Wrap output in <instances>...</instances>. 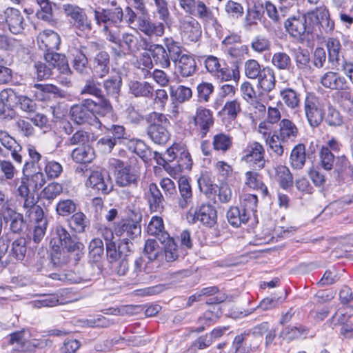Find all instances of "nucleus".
<instances>
[{
  "label": "nucleus",
  "mask_w": 353,
  "mask_h": 353,
  "mask_svg": "<svg viewBox=\"0 0 353 353\" xmlns=\"http://www.w3.org/2000/svg\"><path fill=\"white\" fill-rule=\"evenodd\" d=\"M107 39L117 46L118 49H114V52L116 56L119 57L126 54H135L141 49L146 48L145 39L129 32H124L121 36L120 28L111 30Z\"/></svg>",
  "instance_id": "f257e3e1"
},
{
  "label": "nucleus",
  "mask_w": 353,
  "mask_h": 353,
  "mask_svg": "<svg viewBox=\"0 0 353 353\" xmlns=\"http://www.w3.org/2000/svg\"><path fill=\"white\" fill-rule=\"evenodd\" d=\"M150 125L148 127V134L155 143L163 145L170 139L168 126L170 122L165 115L161 113L152 112L150 114Z\"/></svg>",
  "instance_id": "f03ea898"
},
{
  "label": "nucleus",
  "mask_w": 353,
  "mask_h": 353,
  "mask_svg": "<svg viewBox=\"0 0 353 353\" xmlns=\"http://www.w3.org/2000/svg\"><path fill=\"white\" fill-rule=\"evenodd\" d=\"M94 14L97 25L103 28L107 37L110 36L111 30L119 28L117 24L121 23L123 18V11L121 7L95 10Z\"/></svg>",
  "instance_id": "7ed1b4c3"
},
{
  "label": "nucleus",
  "mask_w": 353,
  "mask_h": 353,
  "mask_svg": "<svg viewBox=\"0 0 353 353\" xmlns=\"http://www.w3.org/2000/svg\"><path fill=\"white\" fill-rule=\"evenodd\" d=\"M53 237L50 241L53 248L59 250L61 247L68 252H74L83 248L76 236H72L62 225H57L54 228Z\"/></svg>",
  "instance_id": "20e7f679"
},
{
  "label": "nucleus",
  "mask_w": 353,
  "mask_h": 353,
  "mask_svg": "<svg viewBox=\"0 0 353 353\" xmlns=\"http://www.w3.org/2000/svg\"><path fill=\"white\" fill-rule=\"evenodd\" d=\"M304 112L310 125L316 128L324 119V107L319 98L312 94H307L304 100Z\"/></svg>",
  "instance_id": "39448f33"
},
{
  "label": "nucleus",
  "mask_w": 353,
  "mask_h": 353,
  "mask_svg": "<svg viewBox=\"0 0 353 353\" xmlns=\"http://www.w3.org/2000/svg\"><path fill=\"white\" fill-rule=\"evenodd\" d=\"M0 26H6L11 33L18 34L23 32L26 23L19 10L8 7L0 12Z\"/></svg>",
  "instance_id": "423d86ee"
},
{
  "label": "nucleus",
  "mask_w": 353,
  "mask_h": 353,
  "mask_svg": "<svg viewBox=\"0 0 353 353\" xmlns=\"http://www.w3.org/2000/svg\"><path fill=\"white\" fill-rule=\"evenodd\" d=\"M111 165L117 169L116 183L120 187L137 185L139 179L138 171L131 166H124L122 161L113 159Z\"/></svg>",
  "instance_id": "0eeeda50"
},
{
  "label": "nucleus",
  "mask_w": 353,
  "mask_h": 353,
  "mask_svg": "<svg viewBox=\"0 0 353 353\" xmlns=\"http://www.w3.org/2000/svg\"><path fill=\"white\" fill-rule=\"evenodd\" d=\"M284 26L290 37L299 41H303L306 35L312 33L310 27L307 25L305 14L289 17L284 22Z\"/></svg>",
  "instance_id": "6e6552de"
},
{
  "label": "nucleus",
  "mask_w": 353,
  "mask_h": 353,
  "mask_svg": "<svg viewBox=\"0 0 353 353\" xmlns=\"http://www.w3.org/2000/svg\"><path fill=\"white\" fill-rule=\"evenodd\" d=\"M243 153L242 161L249 164L252 169L260 170L264 168L265 150L261 144L258 142L250 143Z\"/></svg>",
  "instance_id": "1a4fd4ad"
},
{
  "label": "nucleus",
  "mask_w": 353,
  "mask_h": 353,
  "mask_svg": "<svg viewBox=\"0 0 353 353\" xmlns=\"http://www.w3.org/2000/svg\"><path fill=\"white\" fill-rule=\"evenodd\" d=\"M63 10L66 14L70 17L74 21V28L83 32L88 33L92 30V23L83 9L79 6L65 4L63 5Z\"/></svg>",
  "instance_id": "9d476101"
},
{
  "label": "nucleus",
  "mask_w": 353,
  "mask_h": 353,
  "mask_svg": "<svg viewBox=\"0 0 353 353\" xmlns=\"http://www.w3.org/2000/svg\"><path fill=\"white\" fill-rule=\"evenodd\" d=\"M154 269L152 261L138 257L134 261L132 269L130 272V279L139 283H148L152 278L150 274Z\"/></svg>",
  "instance_id": "9b49d317"
},
{
  "label": "nucleus",
  "mask_w": 353,
  "mask_h": 353,
  "mask_svg": "<svg viewBox=\"0 0 353 353\" xmlns=\"http://www.w3.org/2000/svg\"><path fill=\"white\" fill-rule=\"evenodd\" d=\"M94 106L92 99H84L81 103L74 105L70 109L72 120L79 125L89 123L94 117Z\"/></svg>",
  "instance_id": "f8f14e48"
},
{
  "label": "nucleus",
  "mask_w": 353,
  "mask_h": 353,
  "mask_svg": "<svg viewBox=\"0 0 353 353\" xmlns=\"http://www.w3.org/2000/svg\"><path fill=\"white\" fill-rule=\"evenodd\" d=\"M141 215L135 220L131 219L122 220L115 228L116 235L130 240L139 238L141 234Z\"/></svg>",
  "instance_id": "ddd939ff"
},
{
  "label": "nucleus",
  "mask_w": 353,
  "mask_h": 353,
  "mask_svg": "<svg viewBox=\"0 0 353 353\" xmlns=\"http://www.w3.org/2000/svg\"><path fill=\"white\" fill-rule=\"evenodd\" d=\"M110 68V55L105 51L99 52L90 59V69L94 78L102 79L108 74Z\"/></svg>",
  "instance_id": "4468645a"
},
{
  "label": "nucleus",
  "mask_w": 353,
  "mask_h": 353,
  "mask_svg": "<svg viewBox=\"0 0 353 353\" xmlns=\"http://www.w3.org/2000/svg\"><path fill=\"white\" fill-rule=\"evenodd\" d=\"M321 84L327 89L337 91H345L350 89L347 79L339 73L327 71L320 78Z\"/></svg>",
  "instance_id": "2eb2a0df"
},
{
  "label": "nucleus",
  "mask_w": 353,
  "mask_h": 353,
  "mask_svg": "<svg viewBox=\"0 0 353 353\" xmlns=\"http://www.w3.org/2000/svg\"><path fill=\"white\" fill-rule=\"evenodd\" d=\"M136 26L137 30L149 37H161L165 32V23L163 22H152L150 18L145 15L137 18Z\"/></svg>",
  "instance_id": "dca6fc26"
},
{
  "label": "nucleus",
  "mask_w": 353,
  "mask_h": 353,
  "mask_svg": "<svg viewBox=\"0 0 353 353\" xmlns=\"http://www.w3.org/2000/svg\"><path fill=\"white\" fill-rule=\"evenodd\" d=\"M274 133L280 138L283 144L289 145L297 138L299 129L291 120L283 119L279 123V129Z\"/></svg>",
  "instance_id": "f3484780"
},
{
  "label": "nucleus",
  "mask_w": 353,
  "mask_h": 353,
  "mask_svg": "<svg viewBox=\"0 0 353 353\" xmlns=\"http://www.w3.org/2000/svg\"><path fill=\"white\" fill-rule=\"evenodd\" d=\"M46 61L51 68H57L60 74L70 76L72 73L65 55L52 51L46 52L44 55Z\"/></svg>",
  "instance_id": "a211bd4d"
},
{
  "label": "nucleus",
  "mask_w": 353,
  "mask_h": 353,
  "mask_svg": "<svg viewBox=\"0 0 353 353\" xmlns=\"http://www.w3.org/2000/svg\"><path fill=\"white\" fill-rule=\"evenodd\" d=\"M1 97L3 99H6V102L10 101H16L20 109L26 112H33L36 108V103L30 98L23 96L17 95L12 90H4L1 92Z\"/></svg>",
  "instance_id": "6ab92c4d"
},
{
  "label": "nucleus",
  "mask_w": 353,
  "mask_h": 353,
  "mask_svg": "<svg viewBox=\"0 0 353 353\" xmlns=\"http://www.w3.org/2000/svg\"><path fill=\"white\" fill-rule=\"evenodd\" d=\"M85 48L81 46L79 48H72L70 54L72 57V67L74 70L81 75L88 74L90 65L85 54Z\"/></svg>",
  "instance_id": "aec40b11"
},
{
  "label": "nucleus",
  "mask_w": 353,
  "mask_h": 353,
  "mask_svg": "<svg viewBox=\"0 0 353 353\" xmlns=\"http://www.w3.org/2000/svg\"><path fill=\"white\" fill-rule=\"evenodd\" d=\"M0 142L3 147L11 152V156L16 162L22 163L23 157L20 154L22 147L6 131H0Z\"/></svg>",
  "instance_id": "412c9836"
},
{
  "label": "nucleus",
  "mask_w": 353,
  "mask_h": 353,
  "mask_svg": "<svg viewBox=\"0 0 353 353\" xmlns=\"http://www.w3.org/2000/svg\"><path fill=\"white\" fill-rule=\"evenodd\" d=\"M40 48H43L46 52L52 51L59 48L61 43L59 35L51 30L43 31L37 37Z\"/></svg>",
  "instance_id": "4be33fe9"
},
{
  "label": "nucleus",
  "mask_w": 353,
  "mask_h": 353,
  "mask_svg": "<svg viewBox=\"0 0 353 353\" xmlns=\"http://www.w3.org/2000/svg\"><path fill=\"white\" fill-rule=\"evenodd\" d=\"M109 183L108 179L105 180L102 172L94 171L89 176L85 185L94 190L107 194L112 189L111 186L108 188Z\"/></svg>",
  "instance_id": "5701e85b"
},
{
  "label": "nucleus",
  "mask_w": 353,
  "mask_h": 353,
  "mask_svg": "<svg viewBox=\"0 0 353 353\" xmlns=\"http://www.w3.org/2000/svg\"><path fill=\"white\" fill-rule=\"evenodd\" d=\"M327 51V60L334 66L339 65L340 54L342 51V45L336 37H328L325 41Z\"/></svg>",
  "instance_id": "b1692460"
},
{
  "label": "nucleus",
  "mask_w": 353,
  "mask_h": 353,
  "mask_svg": "<svg viewBox=\"0 0 353 353\" xmlns=\"http://www.w3.org/2000/svg\"><path fill=\"white\" fill-rule=\"evenodd\" d=\"M241 92L243 98L248 103L258 109L261 112H265V106L259 101L258 96L250 82L245 81L241 84Z\"/></svg>",
  "instance_id": "393cba45"
},
{
  "label": "nucleus",
  "mask_w": 353,
  "mask_h": 353,
  "mask_svg": "<svg viewBox=\"0 0 353 353\" xmlns=\"http://www.w3.org/2000/svg\"><path fill=\"white\" fill-rule=\"evenodd\" d=\"M149 51L150 52L152 61L156 65L163 68L170 67V59L165 48L163 46L159 44L151 45Z\"/></svg>",
  "instance_id": "a878e982"
},
{
  "label": "nucleus",
  "mask_w": 353,
  "mask_h": 353,
  "mask_svg": "<svg viewBox=\"0 0 353 353\" xmlns=\"http://www.w3.org/2000/svg\"><path fill=\"white\" fill-rule=\"evenodd\" d=\"M147 232L150 236H156L160 241L168 239L169 234L165 231L163 221L161 217L154 216L150 221Z\"/></svg>",
  "instance_id": "bb28decb"
},
{
  "label": "nucleus",
  "mask_w": 353,
  "mask_h": 353,
  "mask_svg": "<svg viewBox=\"0 0 353 353\" xmlns=\"http://www.w3.org/2000/svg\"><path fill=\"white\" fill-rule=\"evenodd\" d=\"M258 88L265 92H270L275 87L276 80L273 70L270 67H263L262 73L257 78Z\"/></svg>",
  "instance_id": "cd10ccee"
},
{
  "label": "nucleus",
  "mask_w": 353,
  "mask_h": 353,
  "mask_svg": "<svg viewBox=\"0 0 353 353\" xmlns=\"http://www.w3.org/2000/svg\"><path fill=\"white\" fill-rule=\"evenodd\" d=\"M129 90L135 97L152 98L153 96V86L145 81H131Z\"/></svg>",
  "instance_id": "c85d7f7f"
},
{
  "label": "nucleus",
  "mask_w": 353,
  "mask_h": 353,
  "mask_svg": "<svg viewBox=\"0 0 353 353\" xmlns=\"http://www.w3.org/2000/svg\"><path fill=\"white\" fill-rule=\"evenodd\" d=\"M309 16L314 17L320 23L325 32H331L334 28V22L330 18L329 11L326 8H316L308 12Z\"/></svg>",
  "instance_id": "c756f323"
},
{
  "label": "nucleus",
  "mask_w": 353,
  "mask_h": 353,
  "mask_svg": "<svg viewBox=\"0 0 353 353\" xmlns=\"http://www.w3.org/2000/svg\"><path fill=\"white\" fill-rule=\"evenodd\" d=\"M250 215L243 208L231 207L227 212V219L230 225L238 228L242 223H246Z\"/></svg>",
  "instance_id": "7c9ffc66"
},
{
  "label": "nucleus",
  "mask_w": 353,
  "mask_h": 353,
  "mask_svg": "<svg viewBox=\"0 0 353 353\" xmlns=\"http://www.w3.org/2000/svg\"><path fill=\"white\" fill-rule=\"evenodd\" d=\"M147 198L152 211L157 212L163 208L164 198L155 183L150 184Z\"/></svg>",
  "instance_id": "2f4dec72"
},
{
  "label": "nucleus",
  "mask_w": 353,
  "mask_h": 353,
  "mask_svg": "<svg viewBox=\"0 0 353 353\" xmlns=\"http://www.w3.org/2000/svg\"><path fill=\"white\" fill-rule=\"evenodd\" d=\"M274 179L283 189H288L293 185V176L285 165H278L274 168Z\"/></svg>",
  "instance_id": "473e14b6"
},
{
  "label": "nucleus",
  "mask_w": 353,
  "mask_h": 353,
  "mask_svg": "<svg viewBox=\"0 0 353 353\" xmlns=\"http://www.w3.org/2000/svg\"><path fill=\"white\" fill-rule=\"evenodd\" d=\"M306 161L305 146L303 143L297 144L292 149L290 157V165L294 169L301 170L305 165Z\"/></svg>",
  "instance_id": "72a5a7b5"
},
{
  "label": "nucleus",
  "mask_w": 353,
  "mask_h": 353,
  "mask_svg": "<svg viewBox=\"0 0 353 353\" xmlns=\"http://www.w3.org/2000/svg\"><path fill=\"white\" fill-rule=\"evenodd\" d=\"M183 77L191 76L196 70V65L194 58L189 54L180 57L177 61L174 62Z\"/></svg>",
  "instance_id": "f704fd0d"
},
{
  "label": "nucleus",
  "mask_w": 353,
  "mask_h": 353,
  "mask_svg": "<svg viewBox=\"0 0 353 353\" xmlns=\"http://www.w3.org/2000/svg\"><path fill=\"white\" fill-rule=\"evenodd\" d=\"M334 172L339 177H350L353 179V164L349 161L345 155H341L336 158Z\"/></svg>",
  "instance_id": "c9c22d12"
},
{
  "label": "nucleus",
  "mask_w": 353,
  "mask_h": 353,
  "mask_svg": "<svg viewBox=\"0 0 353 353\" xmlns=\"http://www.w3.org/2000/svg\"><path fill=\"white\" fill-rule=\"evenodd\" d=\"M294 61L297 68L303 72H308L312 70L310 65V54L307 49L299 48L294 50Z\"/></svg>",
  "instance_id": "e433bc0d"
},
{
  "label": "nucleus",
  "mask_w": 353,
  "mask_h": 353,
  "mask_svg": "<svg viewBox=\"0 0 353 353\" xmlns=\"http://www.w3.org/2000/svg\"><path fill=\"white\" fill-rule=\"evenodd\" d=\"M71 157L76 163H87L91 162L94 158V152L88 144L74 149Z\"/></svg>",
  "instance_id": "4c0bfd02"
},
{
  "label": "nucleus",
  "mask_w": 353,
  "mask_h": 353,
  "mask_svg": "<svg viewBox=\"0 0 353 353\" xmlns=\"http://www.w3.org/2000/svg\"><path fill=\"white\" fill-rule=\"evenodd\" d=\"M36 1L40 8L36 14L38 19L45 21L50 24H54L55 19L51 2L49 0H36Z\"/></svg>",
  "instance_id": "58836bf2"
},
{
  "label": "nucleus",
  "mask_w": 353,
  "mask_h": 353,
  "mask_svg": "<svg viewBox=\"0 0 353 353\" xmlns=\"http://www.w3.org/2000/svg\"><path fill=\"white\" fill-rule=\"evenodd\" d=\"M12 128L19 134L27 138L33 137L34 134V129L30 120L21 117L17 118Z\"/></svg>",
  "instance_id": "ea45409f"
},
{
  "label": "nucleus",
  "mask_w": 353,
  "mask_h": 353,
  "mask_svg": "<svg viewBox=\"0 0 353 353\" xmlns=\"http://www.w3.org/2000/svg\"><path fill=\"white\" fill-rule=\"evenodd\" d=\"M281 98L284 104L290 109L300 105V94L292 88H285L280 92Z\"/></svg>",
  "instance_id": "a19ab883"
},
{
  "label": "nucleus",
  "mask_w": 353,
  "mask_h": 353,
  "mask_svg": "<svg viewBox=\"0 0 353 353\" xmlns=\"http://www.w3.org/2000/svg\"><path fill=\"white\" fill-rule=\"evenodd\" d=\"M89 220L86 216L81 212L74 214L68 219L70 228L76 233H83L89 225Z\"/></svg>",
  "instance_id": "79ce46f5"
},
{
  "label": "nucleus",
  "mask_w": 353,
  "mask_h": 353,
  "mask_svg": "<svg viewBox=\"0 0 353 353\" xmlns=\"http://www.w3.org/2000/svg\"><path fill=\"white\" fill-rule=\"evenodd\" d=\"M200 222L210 228L215 225L216 211L211 205H203L200 207Z\"/></svg>",
  "instance_id": "37998d69"
},
{
  "label": "nucleus",
  "mask_w": 353,
  "mask_h": 353,
  "mask_svg": "<svg viewBox=\"0 0 353 353\" xmlns=\"http://www.w3.org/2000/svg\"><path fill=\"white\" fill-rule=\"evenodd\" d=\"M308 333V329L303 325L299 327H288L280 333V336L286 341H292L301 336H305Z\"/></svg>",
  "instance_id": "c03bdc74"
},
{
  "label": "nucleus",
  "mask_w": 353,
  "mask_h": 353,
  "mask_svg": "<svg viewBox=\"0 0 353 353\" xmlns=\"http://www.w3.org/2000/svg\"><path fill=\"white\" fill-rule=\"evenodd\" d=\"M27 252V241L24 238H19L12 243L10 255L17 261H23Z\"/></svg>",
  "instance_id": "a18cd8bd"
},
{
  "label": "nucleus",
  "mask_w": 353,
  "mask_h": 353,
  "mask_svg": "<svg viewBox=\"0 0 353 353\" xmlns=\"http://www.w3.org/2000/svg\"><path fill=\"white\" fill-rule=\"evenodd\" d=\"M90 139L89 132L79 130L76 131L72 135L67 139L65 142L66 146L80 145L83 146L88 145Z\"/></svg>",
  "instance_id": "49530a36"
},
{
  "label": "nucleus",
  "mask_w": 353,
  "mask_h": 353,
  "mask_svg": "<svg viewBox=\"0 0 353 353\" xmlns=\"http://www.w3.org/2000/svg\"><path fill=\"white\" fill-rule=\"evenodd\" d=\"M164 245V255L167 262H172L176 261L179 257L178 245L174 240L168 236L165 241H161Z\"/></svg>",
  "instance_id": "de8ad7c7"
},
{
  "label": "nucleus",
  "mask_w": 353,
  "mask_h": 353,
  "mask_svg": "<svg viewBox=\"0 0 353 353\" xmlns=\"http://www.w3.org/2000/svg\"><path fill=\"white\" fill-rule=\"evenodd\" d=\"M259 174L256 172L248 171L245 173V183L253 189L260 190L266 196L268 194V188L259 179Z\"/></svg>",
  "instance_id": "09e8293b"
},
{
  "label": "nucleus",
  "mask_w": 353,
  "mask_h": 353,
  "mask_svg": "<svg viewBox=\"0 0 353 353\" xmlns=\"http://www.w3.org/2000/svg\"><path fill=\"white\" fill-rule=\"evenodd\" d=\"M122 79L119 75L111 77L103 81V88L108 96L117 97L121 90Z\"/></svg>",
  "instance_id": "8fccbe9b"
},
{
  "label": "nucleus",
  "mask_w": 353,
  "mask_h": 353,
  "mask_svg": "<svg viewBox=\"0 0 353 353\" xmlns=\"http://www.w3.org/2000/svg\"><path fill=\"white\" fill-rule=\"evenodd\" d=\"M179 189L182 198L180 199L179 205L181 208H185L192 197L191 188L185 177L180 178L179 181Z\"/></svg>",
  "instance_id": "3c124183"
},
{
  "label": "nucleus",
  "mask_w": 353,
  "mask_h": 353,
  "mask_svg": "<svg viewBox=\"0 0 353 353\" xmlns=\"http://www.w3.org/2000/svg\"><path fill=\"white\" fill-rule=\"evenodd\" d=\"M89 257L93 261H100L104 253L103 243L99 238L92 239L89 245Z\"/></svg>",
  "instance_id": "603ef678"
},
{
  "label": "nucleus",
  "mask_w": 353,
  "mask_h": 353,
  "mask_svg": "<svg viewBox=\"0 0 353 353\" xmlns=\"http://www.w3.org/2000/svg\"><path fill=\"white\" fill-rule=\"evenodd\" d=\"M212 144L215 150L225 152L231 148L232 137L223 133L218 134L214 137Z\"/></svg>",
  "instance_id": "864d4df0"
},
{
  "label": "nucleus",
  "mask_w": 353,
  "mask_h": 353,
  "mask_svg": "<svg viewBox=\"0 0 353 353\" xmlns=\"http://www.w3.org/2000/svg\"><path fill=\"white\" fill-rule=\"evenodd\" d=\"M128 147L144 161L147 160L150 156L151 151L149 150L145 143L141 140H130Z\"/></svg>",
  "instance_id": "5fc2aeb1"
},
{
  "label": "nucleus",
  "mask_w": 353,
  "mask_h": 353,
  "mask_svg": "<svg viewBox=\"0 0 353 353\" xmlns=\"http://www.w3.org/2000/svg\"><path fill=\"white\" fill-rule=\"evenodd\" d=\"M217 185L213 183V181L208 175H203L200 178V192H202L207 198L214 199L216 192Z\"/></svg>",
  "instance_id": "6e6d98bb"
},
{
  "label": "nucleus",
  "mask_w": 353,
  "mask_h": 353,
  "mask_svg": "<svg viewBox=\"0 0 353 353\" xmlns=\"http://www.w3.org/2000/svg\"><path fill=\"white\" fill-rule=\"evenodd\" d=\"M325 123L330 126H340L343 122V116L340 112L334 108L332 105H330L327 108V112L324 114V119Z\"/></svg>",
  "instance_id": "4d7b16f0"
},
{
  "label": "nucleus",
  "mask_w": 353,
  "mask_h": 353,
  "mask_svg": "<svg viewBox=\"0 0 353 353\" xmlns=\"http://www.w3.org/2000/svg\"><path fill=\"white\" fill-rule=\"evenodd\" d=\"M262 70L263 68L256 60L249 59L244 63V73L248 79H257L262 73Z\"/></svg>",
  "instance_id": "13d9d810"
},
{
  "label": "nucleus",
  "mask_w": 353,
  "mask_h": 353,
  "mask_svg": "<svg viewBox=\"0 0 353 353\" xmlns=\"http://www.w3.org/2000/svg\"><path fill=\"white\" fill-rule=\"evenodd\" d=\"M319 158L321 165L323 169L330 171L333 168L335 157L327 147H321L319 152Z\"/></svg>",
  "instance_id": "bf43d9fd"
},
{
  "label": "nucleus",
  "mask_w": 353,
  "mask_h": 353,
  "mask_svg": "<svg viewBox=\"0 0 353 353\" xmlns=\"http://www.w3.org/2000/svg\"><path fill=\"white\" fill-rule=\"evenodd\" d=\"M164 44L169 52L170 59L174 62L177 61L181 56L184 55L181 47L179 43L174 41L172 38H165L163 39Z\"/></svg>",
  "instance_id": "052dcab7"
},
{
  "label": "nucleus",
  "mask_w": 353,
  "mask_h": 353,
  "mask_svg": "<svg viewBox=\"0 0 353 353\" xmlns=\"http://www.w3.org/2000/svg\"><path fill=\"white\" fill-rule=\"evenodd\" d=\"M27 150L29 156V161H26L23 165V172L31 169H34L36 165L39 163L42 157L41 154L32 145H28L27 146Z\"/></svg>",
  "instance_id": "680f3d73"
},
{
  "label": "nucleus",
  "mask_w": 353,
  "mask_h": 353,
  "mask_svg": "<svg viewBox=\"0 0 353 353\" xmlns=\"http://www.w3.org/2000/svg\"><path fill=\"white\" fill-rule=\"evenodd\" d=\"M100 83L96 81L94 78L86 80L85 85L81 90V94H90L96 97H101L103 91L101 89Z\"/></svg>",
  "instance_id": "e2e57ef3"
},
{
  "label": "nucleus",
  "mask_w": 353,
  "mask_h": 353,
  "mask_svg": "<svg viewBox=\"0 0 353 353\" xmlns=\"http://www.w3.org/2000/svg\"><path fill=\"white\" fill-rule=\"evenodd\" d=\"M272 63L279 70H288L292 64L291 58L285 52L274 54Z\"/></svg>",
  "instance_id": "0e129e2a"
},
{
  "label": "nucleus",
  "mask_w": 353,
  "mask_h": 353,
  "mask_svg": "<svg viewBox=\"0 0 353 353\" xmlns=\"http://www.w3.org/2000/svg\"><path fill=\"white\" fill-rule=\"evenodd\" d=\"M192 161L190 154L185 148L182 150L176 159V169L177 172L190 170L192 168Z\"/></svg>",
  "instance_id": "69168bd1"
},
{
  "label": "nucleus",
  "mask_w": 353,
  "mask_h": 353,
  "mask_svg": "<svg viewBox=\"0 0 353 353\" xmlns=\"http://www.w3.org/2000/svg\"><path fill=\"white\" fill-rule=\"evenodd\" d=\"M161 248L157 241L148 239L145 243L144 253L147 255L148 261L153 263L161 252Z\"/></svg>",
  "instance_id": "338daca9"
},
{
  "label": "nucleus",
  "mask_w": 353,
  "mask_h": 353,
  "mask_svg": "<svg viewBox=\"0 0 353 353\" xmlns=\"http://www.w3.org/2000/svg\"><path fill=\"white\" fill-rule=\"evenodd\" d=\"M184 32L191 41H199L198 22L196 19L190 18L184 23Z\"/></svg>",
  "instance_id": "774afa93"
}]
</instances>
